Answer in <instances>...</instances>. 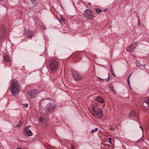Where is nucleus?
I'll use <instances>...</instances> for the list:
<instances>
[{
	"mask_svg": "<svg viewBox=\"0 0 149 149\" xmlns=\"http://www.w3.org/2000/svg\"><path fill=\"white\" fill-rule=\"evenodd\" d=\"M58 67V63L54 60L52 61L51 63L50 64V67L52 71L56 70L57 69Z\"/></svg>",
	"mask_w": 149,
	"mask_h": 149,
	"instance_id": "6",
	"label": "nucleus"
},
{
	"mask_svg": "<svg viewBox=\"0 0 149 149\" xmlns=\"http://www.w3.org/2000/svg\"><path fill=\"white\" fill-rule=\"evenodd\" d=\"M12 82L11 86L9 90L13 95H18L19 92L18 81L16 79H13Z\"/></svg>",
	"mask_w": 149,
	"mask_h": 149,
	"instance_id": "1",
	"label": "nucleus"
},
{
	"mask_svg": "<svg viewBox=\"0 0 149 149\" xmlns=\"http://www.w3.org/2000/svg\"><path fill=\"white\" fill-rule=\"evenodd\" d=\"M97 78L100 80H101L102 81V80H104V79H101V78H100V77H98Z\"/></svg>",
	"mask_w": 149,
	"mask_h": 149,
	"instance_id": "30",
	"label": "nucleus"
},
{
	"mask_svg": "<svg viewBox=\"0 0 149 149\" xmlns=\"http://www.w3.org/2000/svg\"><path fill=\"white\" fill-rule=\"evenodd\" d=\"M102 10L101 9L99 8H96L95 9V11L96 13H100L101 12Z\"/></svg>",
	"mask_w": 149,
	"mask_h": 149,
	"instance_id": "17",
	"label": "nucleus"
},
{
	"mask_svg": "<svg viewBox=\"0 0 149 149\" xmlns=\"http://www.w3.org/2000/svg\"><path fill=\"white\" fill-rule=\"evenodd\" d=\"M31 127L30 126H28L27 127H25L23 130L24 133L28 136H31L33 135V133L29 128Z\"/></svg>",
	"mask_w": 149,
	"mask_h": 149,
	"instance_id": "7",
	"label": "nucleus"
},
{
	"mask_svg": "<svg viewBox=\"0 0 149 149\" xmlns=\"http://www.w3.org/2000/svg\"><path fill=\"white\" fill-rule=\"evenodd\" d=\"M71 148L72 149H75L74 147L73 144L71 145Z\"/></svg>",
	"mask_w": 149,
	"mask_h": 149,
	"instance_id": "26",
	"label": "nucleus"
},
{
	"mask_svg": "<svg viewBox=\"0 0 149 149\" xmlns=\"http://www.w3.org/2000/svg\"><path fill=\"white\" fill-rule=\"evenodd\" d=\"M84 16L87 19H92L94 17L93 13L90 10L86 9L84 11Z\"/></svg>",
	"mask_w": 149,
	"mask_h": 149,
	"instance_id": "4",
	"label": "nucleus"
},
{
	"mask_svg": "<svg viewBox=\"0 0 149 149\" xmlns=\"http://www.w3.org/2000/svg\"><path fill=\"white\" fill-rule=\"evenodd\" d=\"M111 74H112V75H113V77H116V76L114 74V72H113V73H112Z\"/></svg>",
	"mask_w": 149,
	"mask_h": 149,
	"instance_id": "29",
	"label": "nucleus"
},
{
	"mask_svg": "<svg viewBox=\"0 0 149 149\" xmlns=\"http://www.w3.org/2000/svg\"><path fill=\"white\" fill-rule=\"evenodd\" d=\"M127 83L128 84V85L130 86V79H129V78H127Z\"/></svg>",
	"mask_w": 149,
	"mask_h": 149,
	"instance_id": "22",
	"label": "nucleus"
},
{
	"mask_svg": "<svg viewBox=\"0 0 149 149\" xmlns=\"http://www.w3.org/2000/svg\"><path fill=\"white\" fill-rule=\"evenodd\" d=\"M93 115L98 118H102L103 114L102 110L96 106L94 105L93 108Z\"/></svg>",
	"mask_w": 149,
	"mask_h": 149,
	"instance_id": "2",
	"label": "nucleus"
},
{
	"mask_svg": "<svg viewBox=\"0 0 149 149\" xmlns=\"http://www.w3.org/2000/svg\"><path fill=\"white\" fill-rule=\"evenodd\" d=\"M32 4L36 5L38 2V0H31Z\"/></svg>",
	"mask_w": 149,
	"mask_h": 149,
	"instance_id": "16",
	"label": "nucleus"
},
{
	"mask_svg": "<svg viewBox=\"0 0 149 149\" xmlns=\"http://www.w3.org/2000/svg\"><path fill=\"white\" fill-rule=\"evenodd\" d=\"M44 100V102H47V99H45L44 100H42L41 102H40V105L41 106V104H42L43 103V102H42V101Z\"/></svg>",
	"mask_w": 149,
	"mask_h": 149,
	"instance_id": "19",
	"label": "nucleus"
},
{
	"mask_svg": "<svg viewBox=\"0 0 149 149\" xmlns=\"http://www.w3.org/2000/svg\"><path fill=\"white\" fill-rule=\"evenodd\" d=\"M135 112L134 111H130V114L129 116L131 117H134L135 116Z\"/></svg>",
	"mask_w": 149,
	"mask_h": 149,
	"instance_id": "15",
	"label": "nucleus"
},
{
	"mask_svg": "<svg viewBox=\"0 0 149 149\" xmlns=\"http://www.w3.org/2000/svg\"><path fill=\"white\" fill-rule=\"evenodd\" d=\"M95 100L96 102H99L101 103H104L105 102L104 99L101 96H97L95 98Z\"/></svg>",
	"mask_w": 149,
	"mask_h": 149,
	"instance_id": "11",
	"label": "nucleus"
},
{
	"mask_svg": "<svg viewBox=\"0 0 149 149\" xmlns=\"http://www.w3.org/2000/svg\"><path fill=\"white\" fill-rule=\"evenodd\" d=\"M19 123L20 124H22V122L21 121H20Z\"/></svg>",
	"mask_w": 149,
	"mask_h": 149,
	"instance_id": "33",
	"label": "nucleus"
},
{
	"mask_svg": "<svg viewBox=\"0 0 149 149\" xmlns=\"http://www.w3.org/2000/svg\"><path fill=\"white\" fill-rule=\"evenodd\" d=\"M61 21L63 22H64L65 21V19L64 18H61Z\"/></svg>",
	"mask_w": 149,
	"mask_h": 149,
	"instance_id": "25",
	"label": "nucleus"
},
{
	"mask_svg": "<svg viewBox=\"0 0 149 149\" xmlns=\"http://www.w3.org/2000/svg\"><path fill=\"white\" fill-rule=\"evenodd\" d=\"M131 75H132V74L129 76V77H128V78H129V79H130V76Z\"/></svg>",
	"mask_w": 149,
	"mask_h": 149,
	"instance_id": "32",
	"label": "nucleus"
},
{
	"mask_svg": "<svg viewBox=\"0 0 149 149\" xmlns=\"http://www.w3.org/2000/svg\"><path fill=\"white\" fill-rule=\"evenodd\" d=\"M37 91L36 90L30 91L28 92V94L32 98L35 97L37 94Z\"/></svg>",
	"mask_w": 149,
	"mask_h": 149,
	"instance_id": "9",
	"label": "nucleus"
},
{
	"mask_svg": "<svg viewBox=\"0 0 149 149\" xmlns=\"http://www.w3.org/2000/svg\"><path fill=\"white\" fill-rule=\"evenodd\" d=\"M108 74L109 75V77H108V79H109V78L110 77H109V73H108Z\"/></svg>",
	"mask_w": 149,
	"mask_h": 149,
	"instance_id": "34",
	"label": "nucleus"
},
{
	"mask_svg": "<svg viewBox=\"0 0 149 149\" xmlns=\"http://www.w3.org/2000/svg\"><path fill=\"white\" fill-rule=\"evenodd\" d=\"M140 22H138V25L139 26L140 25Z\"/></svg>",
	"mask_w": 149,
	"mask_h": 149,
	"instance_id": "31",
	"label": "nucleus"
},
{
	"mask_svg": "<svg viewBox=\"0 0 149 149\" xmlns=\"http://www.w3.org/2000/svg\"><path fill=\"white\" fill-rule=\"evenodd\" d=\"M108 142H109L110 143V144H112V141H111V139L110 138H109L108 139Z\"/></svg>",
	"mask_w": 149,
	"mask_h": 149,
	"instance_id": "23",
	"label": "nucleus"
},
{
	"mask_svg": "<svg viewBox=\"0 0 149 149\" xmlns=\"http://www.w3.org/2000/svg\"><path fill=\"white\" fill-rule=\"evenodd\" d=\"M110 69H110V71H111V73H112L114 72L113 70V68H112V66H111Z\"/></svg>",
	"mask_w": 149,
	"mask_h": 149,
	"instance_id": "20",
	"label": "nucleus"
},
{
	"mask_svg": "<svg viewBox=\"0 0 149 149\" xmlns=\"http://www.w3.org/2000/svg\"><path fill=\"white\" fill-rule=\"evenodd\" d=\"M36 27L38 26V27H39L40 28H42V29H45V28H44L43 24L42 23L41 21H40V19H38L37 20V22H36Z\"/></svg>",
	"mask_w": 149,
	"mask_h": 149,
	"instance_id": "12",
	"label": "nucleus"
},
{
	"mask_svg": "<svg viewBox=\"0 0 149 149\" xmlns=\"http://www.w3.org/2000/svg\"><path fill=\"white\" fill-rule=\"evenodd\" d=\"M55 101L51 100L47 104V106L45 108V109L46 110V111H47L48 112H53L55 108Z\"/></svg>",
	"mask_w": 149,
	"mask_h": 149,
	"instance_id": "3",
	"label": "nucleus"
},
{
	"mask_svg": "<svg viewBox=\"0 0 149 149\" xmlns=\"http://www.w3.org/2000/svg\"><path fill=\"white\" fill-rule=\"evenodd\" d=\"M23 106L25 107H27L28 106V104L27 103H24L23 104Z\"/></svg>",
	"mask_w": 149,
	"mask_h": 149,
	"instance_id": "21",
	"label": "nucleus"
},
{
	"mask_svg": "<svg viewBox=\"0 0 149 149\" xmlns=\"http://www.w3.org/2000/svg\"><path fill=\"white\" fill-rule=\"evenodd\" d=\"M142 107L144 109H147L149 107V98L147 97L146 98L143 102Z\"/></svg>",
	"mask_w": 149,
	"mask_h": 149,
	"instance_id": "8",
	"label": "nucleus"
},
{
	"mask_svg": "<svg viewBox=\"0 0 149 149\" xmlns=\"http://www.w3.org/2000/svg\"><path fill=\"white\" fill-rule=\"evenodd\" d=\"M47 122L46 119L43 117L41 116L39 120V124L41 125H43L46 124Z\"/></svg>",
	"mask_w": 149,
	"mask_h": 149,
	"instance_id": "10",
	"label": "nucleus"
},
{
	"mask_svg": "<svg viewBox=\"0 0 149 149\" xmlns=\"http://www.w3.org/2000/svg\"><path fill=\"white\" fill-rule=\"evenodd\" d=\"M72 76L74 79L76 80L80 79L81 78L80 77L78 73L75 71H72Z\"/></svg>",
	"mask_w": 149,
	"mask_h": 149,
	"instance_id": "13",
	"label": "nucleus"
},
{
	"mask_svg": "<svg viewBox=\"0 0 149 149\" xmlns=\"http://www.w3.org/2000/svg\"><path fill=\"white\" fill-rule=\"evenodd\" d=\"M98 128H95L94 129L92 130L91 131V132L92 133H93L94 132H96V131H98Z\"/></svg>",
	"mask_w": 149,
	"mask_h": 149,
	"instance_id": "18",
	"label": "nucleus"
},
{
	"mask_svg": "<svg viewBox=\"0 0 149 149\" xmlns=\"http://www.w3.org/2000/svg\"><path fill=\"white\" fill-rule=\"evenodd\" d=\"M140 127L141 129V130H142V127L141 126H140Z\"/></svg>",
	"mask_w": 149,
	"mask_h": 149,
	"instance_id": "35",
	"label": "nucleus"
},
{
	"mask_svg": "<svg viewBox=\"0 0 149 149\" xmlns=\"http://www.w3.org/2000/svg\"><path fill=\"white\" fill-rule=\"evenodd\" d=\"M136 65L137 66H140L141 65L140 64V63L139 62H137L136 63Z\"/></svg>",
	"mask_w": 149,
	"mask_h": 149,
	"instance_id": "24",
	"label": "nucleus"
},
{
	"mask_svg": "<svg viewBox=\"0 0 149 149\" xmlns=\"http://www.w3.org/2000/svg\"><path fill=\"white\" fill-rule=\"evenodd\" d=\"M89 3V4H91V3Z\"/></svg>",
	"mask_w": 149,
	"mask_h": 149,
	"instance_id": "36",
	"label": "nucleus"
},
{
	"mask_svg": "<svg viewBox=\"0 0 149 149\" xmlns=\"http://www.w3.org/2000/svg\"><path fill=\"white\" fill-rule=\"evenodd\" d=\"M3 57L4 58V60L6 61L7 62L10 61V58L8 55L6 54H5L4 55Z\"/></svg>",
	"mask_w": 149,
	"mask_h": 149,
	"instance_id": "14",
	"label": "nucleus"
},
{
	"mask_svg": "<svg viewBox=\"0 0 149 149\" xmlns=\"http://www.w3.org/2000/svg\"><path fill=\"white\" fill-rule=\"evenodd\" d=\"M138 45V42H136L134 43L129 45L126 49L127 51L129 52H132Z\"/></svg>",
	"mask_w": 149,
	"mask_h": 149,
	"instance_id": "5",
	"label": "nucleus"
},
{
	"mask_svg": "<svg viewBox=\"0 0 149 149\" xmlns=\"http://www.w3.org/2000/svg\"><path fill=\"white\" fill-rule=\"evenodd\" d=\"M142 138H141L140 139H139L138 141H137V142L139 143V142H140L141 141V139H142Z\"/></svg>",
	"mask_w": 149,
	"mask_h": 149,
	"instance_id": "28",
	"label": "nucleus"
},
{
	"mask_svg": "<svg viewBox=\"0 0 149 149\" xmlns=\"http://www.w3.org/2000/svg\"><path fill=\"white\" fill-rule=\"evenodd\" d=\"M137 16L138 17V18L137 19L138 22H140V19L139 17Z\"/></svg>",
	"mask_w": 149,
	"mask_h": 149,
	"instance_id": "27",
	"label": "nucleus"
}]
</instances>
